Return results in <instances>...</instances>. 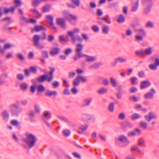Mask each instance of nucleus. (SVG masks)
Returning a JSON list of instances; mask_svg holds the SVG:
<instances>
[{"label":"nucleus","mask_w":159,"mask_h":159,"mask_svg":"<svg viewBox=\"0 0 159 159\" xmlns=\"http://www.w3.org/2000/svg\"><path fill=\"white\" fill-rule=\"evenodd\" d=\"M146 145V140L143 138L140 139V146L144 147Z\"/></svg>","instance_id":"50"},{"label":"nucleus","mask_w":159,"mask_h":159,"mask_svg":"<svg viewBox=\"0 0 159 159\" xmlns=\"http://www.w3.org/2000/svg\"><path fill=\"white\" fill-rule=\"evenodd\" d=\"M127 59L121 57H119L114 59L113 62L111 63V65L112 67H115L117 64L118 63H123L126 62Z\"/></svg>","instance_id":"9"},{"label":"nucleus","mask_w":159,"mask_h":159,"mask_svg":"<svg viewBox=\"0 0 159 159\" xmlns=\"http://www.w3.org/2000/svg\"><path fill=\"white\" fill-rule=\"evenodd\" d=\"M92 30H93V31L95 32H98L99 30V27L96 25H93L92 26Z\"/></svg>","instance_id":"63"},{"label":"nucleus","mask_w":159,"mask_h":159,"mask_svg":"<svg viewBox=\"0 0 159 159\" xmlns=\"http://www.w3.org/2000/svg\"><path fill=\"white\" fill-rule=\"evenodd\" d=\"M139 5V1L137 0L133 5L132 11H135L138 9Z\"/></svg>","instance_id":"47"},{"label":"nucleus","mask_w":159,"mask_h":159,"mask_svg":"<svg viewBox=\"0 0 159 159\" xmlns=\"http://www.w3.org/2000/svg\"><path fill=\"white\" fill-rule=\"evenodd\" d=\"M50 71L48 74H44L40 75L37 78V81L39 82H44L46 81L51 82L54 78V73L55 71L54 68L49 67Z\"/></svg>","instance_id":"2"},{"label":"nucleus","mask_w":159,"mask_h":159,"mask_svg":"<svg viewBox=\"0 0 159 159\" xmlns=\"http://www.w3.org/2000/svg\"><path fill=\"white\" fill-rule=\"evenodd\" d=\"M133 125L129 122H125L122 124V129L125 131H127L129 129L133 127Z\"/></svg>","instance_id":"10"},{"label":"nucleus","mask_w":159,"mask_h":159,"mask_svg":"<svg viewBox=\"0 0 159 159\" xmlns=\"http://www.w3.org/2000/svg\"><path fill=\"white\" fill-rule=\"evenodd\" d=\"M156 93V90L154 88H152L150 91L146 93L144 95V98L146 100L152 99L153 98L154 95Z\"/></svg>","instance_id":"5"},{"label":"nucleus","mask_w":159,"mask_h":159,"mask_svg":"<svg viewBox=\"0 0 159 159\" xmlns=\"http://www.w3.org/2000/svg\"><path fill=\"white\" fill-rule=\"evenodd\" d=\"M46 29L42 25H36L34 28L31 30V32L33 33L34 31L39 32L40 31H46Z\"/></svg>","instance_id":"14"},{"label":"nucleus","mask_w":159,"mask_h":159,"mask_svg":"<svg viewBox=\"0 0 159 159\" xmlns=\"http://www.w3.org/2000/svg\"><path fill=\"white\" fill-rule=\"evenodd\" d=\"M153 0H146L145 5L149 7H152L153 4Z\"/></svg>","instance_id":"51"},{"label":"nucleus","mask_w":159,"mask_h":159,"mask_svg":"<svg viewBox=\"0 0 159 159\" xmlns=\"http://www.w3.org/2000/svg\"><path fill=\"white\" fill-rule=\"evenodd\" d=\"M110 81L112 85V87H115L117 86V82L116 80L112 77L110 78Z\"/></svg>","instance_id":"44"},{"label":"nucleus","mask_w":159,"mask_h":159,"mask_svg":"<svg viewBox=\"0 0 159 159\" xmlns=\"http://www.w3.org/2000/svg\"><path fill=\"white\" fill-rule=\"evenodd\" d=\"M102 20L105 21L106 23L110 24L111 23V21L110 18L108 15H106L105 17H102L101 18Z\"/></svg>","instance_id":"45"},{"label":"nucleus","mask_w":159,"mask_h":159,"mask_svg":"<svg viewBox=\"0 0 159 159\" xmlns=\"http://www.w3.org/2000/svg\"><path fill=\"white\" fill-rule=\"evenodd\" d=\"M51 7V5L50 4H47L44 6L42 8V11L43 12H49Z\"/></svg>","instance_id":"34"},{"label":"nucleus","mask_w":159,"mask_h":159,"mask_svg":"<svg viewBox=\"0 0 159 159\" xmlns=\"http://www.w3.org/2000/svg\"><path fill=\"white\" fill-rule=\"evenodd\" d=\"M103 14V12L102 10L100 8H98L96 11V14L97 16H102Z\"/></svg>","instance_id":"62"},{"label":"nucleus","mask_w":159,"mask_h":159,"mask_svg":"<svg viewBox=\"0 0 159 159\" xmlns=\"http://www.w3.org/2000/svg\"><path fill=\"white\" fill-rule=\"evenodd\" d=\"M80 84V80L78 76H77L75 79L73 81V86L77 87Z\"/></svg>","instance_id":"40"},{"label":"nucleus","mask_w":159,"mask_h":159,"mask_svg":"<svg viewBox=\"0 0 159 159\" xmlns=\"http://www.w3.org/2000/svg\"><path fill=\"white\" fill-rule=\"evenodd\" d=\"M59 40L60 43L62 44H64V43H66L68 41V40L66 39L62 35L60 36Z\"/></svg>","instance_id":"49"},{"label":"nucleus","mask_w":159,"mask_h":159,"mask_svg":"<svg viewBox=\"0 0 159 159\" xmlns=\"http://www.w3.org/2000/svg\"><path fill=\"white\" fill-rule=\"evenodd\" d=\"M83 48V46L80 43H78L76 47L75 52L77 53H82L81 52Z\"/></svg>","instance_id":"27"},{"label":"nucleus","mask_w":159,"mask_h":159,"mask_svg":"<svg viewBox=\"0 0 159 159\" xmlns=\"http://www.w3.org/2000/svg\"><path fill=\"white\" fill-rule=\"evenodd\" d=\"M78 77L80 80L83 83H85L88 80V79H86L87 77V76H78Z\"/></svg>","instance_id":"56"},{"label":"nucleus","mask_w":159,"mask_h":159,"mask_svg":"<svg viewBox=\"0 0 159 159\" xmlns=\"http://www.w3.org/2000/svg\"><path fill=\"white\" fill-rule=\"evenodd\" d=\"M114 103L113 102H111L110 103L109 105L108 110L111 112H113L114 111Z\"/></svg>","instance_id":"48"},{"label":"nucleus","mask_w":159,"mask_h":159,"mask_svg":"<svg viewBox=\"0 0 159 159\" xmlns=\"http://www.w3.org/2000/svg\"><path fill=\"white\" fill-rule=\"evenodd\" d=\"M145 26L147 28H153L154 27V24L152 22L148 21L146 23Z\"/></svg>","instance_id":"38"},{"label":"nucleus","mask_w":159,"mask_h":159,"mask_svg":"<svg viewBox=\"0 0 159 159\" xmlns=\"http://www.w3.org/2000/svg\"><path fill=\"white\" fill-rule=\"evenodd\" d=\"M29 69L30 70L31 72H32L34 73H36L37 71V69L36 67L32 66H31Z\"/></svg>","instance_id":"64"},{"label":"nucleus","mask_w":159,"mask_h":159,"mask_svg":"<svg viewBox=\"0 0 159 159\" xmlns=\"http://www.w3.org/2000/svg\"><path fill=\"white\" fill-rule=\"evenodd\" d=\"M77 18L76 16H73L72 14H70V16H66V19L69 21H70L71 20H75Z\"/></svg>","instance_id":"41"},{"label":"nucleus","mask_w":159,"mask_h":159,"mask_svg":"<svg viewBox=\"0 0 159 159\" xmlns=\"http://www.w3.org/2000/svg\"><path fill=\"white\" fill-rule=\"evenodd\" d=\"M20 102L17 101L16 102L10 106L11 112L12 115L18 116L22 111V109L19 107Z\"/></svg>","instance_id":"4"},{"label":"nucleus","mask_w":159,"mask_h":159,"mask_svg":"<svg viewBox=\"0 0 159 159\" xmlns=\"http://www.w3.org/2000/svg\"><path fill=\"white\" fill-rule=\"evenodd\" d=\"M42 57L40 60L42 64H45L46 63L45 59L48 58L49 57L48 52L47 51L43 50L41 52Z\"/></svg>","instance_id":"8"},{"label":"nucleus","mask_w":159,"mask_h":159,"mask_svg":"<svg viewBox=\"0 0 159 159\" xmlns=\"http://www.w3.org/2000/svg\"><path fill=\"white\" fill-rule=\"evenodd\" d=\"M88 127L87 125H82L79 128L78 132L80 134H83L84 132L87 129Z\"/></svg>","instance_id":"18"},{"label":"nucleus","mask_w":159,"mask_h":159,"mask_svg":"<svg viewBox=\"0 0 159 159\" xmlns=\"http://www.w3.org/2000/svg\"><path fill=\"white\" fill-rule=\"evenodd\" d=\"M57 95V93L56 91H51L48 90L47 92L45 93V95L48 97H51L52 96H55Z\"/></svg>","instance_id":"22"},{"label":"nucleus","mask_w":159,"mask_h":159,"mask_svg":"<svg viewBox=\"0 0 159 159\" xmlns=\"http://www.w3.org/2000/svg\"><path fill=\"white\" fill-rule=\"evenodd\" d=\"M109 27L107 25H105L102 27V31L105 34H107L109 31Z\"/></svg>","instance_id":"43"},{"label":"nucleus","mask_w":159,"mask_h":159,"mask_svg":"<svg viewBox=\"0 0 159 159\" xmlns=\"http://www.w3.org/2000/svg\"><path fill=\"white\" fill-rule=\"evenodd\" d=\"M147 32L143 28L140 29V41L143 40V38L145 37Z\"/></svg>","instance_id":"21"},{"label":"nucleus","mask_w":159,"mask_h":159,"mask_svg":"<svg viewBox=\"0 0 159 159\" xmlns=\"http://www.w3.org/2000/svg\"><path fill=\"white\" fill-rule=\"evenodd\" d=\"M71 2L72 3H66V6L69 8L75 9L76 7H79L80 4V0H72Z\"/></svg>","instance_id":"6"},{"label":"nucleus","mask_w":159,"mask_h":159,"mask_svg":"<svg viewBox=\"0 0 159 159\" xmlns=\"http://www.w3.org/2000/svg\"><path fill=\"white\" fill-rule=\"evenodd\" d=\"M16 9V7H11L9 8L5 7L4 9V12L6 14L9 13L10 12H11L13 13H14Z\"/></svg>","instance_id":"26"},{"label":"nucleus","mask_w":159,"mask_h":159,"mask_svg":"<svg viewBox=\"0 0 159 159\" xmlns=\"http://www.w3.org/2000/svg\"><path fill=\"white\" fill-rule=\"evenodd\" d=\"M84 57H86V61L87 62L92 61H95V57L94 56H90L86 54H84Z\"/></svg>","instance_id":"37"},{"label":"nucleus","mask_w":159,"mask_h":159,"mask_svg":"<svg viewBox=\"0 0 159 159\" xmlns=\"http://www.w3.org/2000/svg\"><path fill=\"white\" fill-rule=\"evenodd\" d=\"M51 116V115L50 112L48 111H45L44 112L43 116V119H49Z\"/></svg>","instance_id":"30"},{"label":"nucleus","mask_w":159,"mask_h":159,"mask_svg":"<svg viewBox=\"0 0 159 159\" xmlns=\"http://www.w3.org/2000/svg\"><path fill=\"white\" fill-rule=\"evenodd\" d=\"M46 19L48 20L47 22L50 26L52 27L53 30H55L57 29V27L54 26L53 23V17L51 15H47L46 16Z\"/></svg>","instance_id":"12"},{"label":"nucleus","mask_w":159,"mask_h":159,"mask_svg":"<svg viewBox=\"0 0 159 159\" xmlns=\"http://www.w3.org/2000/svg\"><path fill=\"white\" fill-rule=\"evenodd\" d=\"M11 123L13 126L16 127L18 130L21 129V125L20 123L16 120H12L11 121Z\"/></svg>","instance_id":"16"},{"label":"nucleus","mask_w":159,"mask_h":159,"mask_svg":"<svg viewBox=\"0 0 159 159\" xmlns=\"http://www.w3.org/2000/svg\"><path fill=\"white\" fill-rule=\"evenodd\" d=\"M47 38L46 34L45 32H43L42 33L41 36L39 35H35L33 38V41L35 46L36 47H39L42 48L43 46H40V39L42 40H45Z\"/></svg>","instance_id":"3"},{"label":"nucleus","mask_w":159,"mask_h":159,"mask_svg":"<svg viewBox=\"0 0 159 159\" xmlns=\"http://www.w3.org/2000/svg\"><path fill=\"white\" fill-rule=\"evenodd\" d=\"M139 133V129L136 128L134 131L129 132L128 133V136L129 137L134 136L136 134Z\"/></svg>","instance_id":"32"},{"label":"nucleus","mask_w":159,"mask_h":159,"mask_svg":"<svg viewBox=\"0 0 159 159\" xmlns=\"http://www.w3.org/2000/svg\"><path fill=\"white\" fill-rule=\"evenodd\" d=\"M130 80L131 84L134 85L136 84V82L137 80V78L134 76L130 78Z\"/></svg>","instance_id":"54"},{"label":"nucleus","mask_w":159,"mask_h":159,"mask_svg":"<svg viewBox=\"0 0 159 159\" xmlns=\"http://www.w3.org/2000/svg\"><path fill=\"white\" fill-rule=\"evenodd\" d=\"M117 22L119 23H123L125 21V18L122 14H120L119 15L118 17L117 20Z\"/></svg>","instance_id":"29"},{"label":"nucleus","mask_w":159,"mask_h":159,"mask_svg":"<svg viewBox=\"0 0 159 159\" xmlns=\"http://www.w3.org/2000/svg\"><path fill=\"white\" fill-rule=\"evenodd\" d=\"M42 2V0H32V5L34 7H37Z\"/></svg>","instance_id":"35"},{"label":"nucleus","mask_w":159,"mask_h":159,"mask_svg":"<svg viewBox=\"0 0 159 159\" xmlns=\"http://www.w3.org/2000/svg\"><path fill=\"white\" fill-rule=\"evenodd\" d=\"M2 115L4 120L7 122L9 119V115L7 111H4L2 113Z\"/></svg>","instance_id":"23"},{"label":"nucleus","mask_w":159,"mask_h":159,"mask_svg":"<svg viewBox=\"0 0 159 159\" xmlns=\"http://www.w3.org/2000/svg\"><path fill=\"white\" fill-rule=\"evenodd\" d=\"M8 76L7 73L5 72L0 75V84H2L4 83V80Z\"/></svg>","instance_id":"25"},{"label":"nucleus","mask_w":159,"mask_h":159,"mask_svg":"<svg viewBox=\"0 0 159 159\" xmlns=\"http://www.w3.org/2000/svg\"><path fill=\"white\" fill-rule=\"evenodd\" d=\"M37 91L38 93H43L45 90V88L44 86L42 84H39L37 86Z\"/></svg>","instance_id":"28"},{"label":"nucleus","mask_w":159,"mask_h":159,"mask_svg":"<svg viewBox=\"0 0 159 159\" xmlns=\"http://www.w3.org/2000/svg\"><path fill=\"white\" fill-rule=\"evenodd\" d=\"M84 54L83 53H77V54H75V56L73 60L75 61H77L79 59H80V58L84 57Z\"/></svg>","instance_id":"31"},{"label":"nucleus","mask_w":159,"mask_h":159,"mask_svg":"<svg viewBox=\"0 0 159 159\" xmlns=\"http://www.w3.org/2000/svg\"><path fill=\"white\" fill-rule=\"evenodd\" d=\"M60 49L59 48L55 47L52 48V51L50 52V53L51 55L57 54L59 52Z\"/></svg>","instance_id":"39"},{"label":"nucleus","mask_w":159,"mask_h":159,"mask_svg":"<svg viewBox=\"0 0 159 159\" xmlns=\"http://www.w3.org/2000/svg\"><path fill=\"white\" fill-rule=\"evenodd\" d=\"M20 20H23L26 23H33L35 24L37 22V20L33 18H30L29 20H28L25 17L23 16L20 18Z\"/></svg>","instance_id":"15"},{"label":"nucleus","mask_w":159,"mask_h":159,"mask_svg":"<svg viewBox=\"0 0 159 159\" xmlns=\"http://www.w3.org/2000/svg\"><path fill=\"white\" fill-rule=\"evenodd\" d=\"M140 127L141 129L144 130H146L148 128V124L146 122L142 120L140 122Z\"/></svg>","instance_id":"24"},{"label":"nucleus","mask_w":159,"mask_h":159,"mask_svg":"<svg viewBox=\"0 0 159 159\" xmlns=\"http://www.w3.org/2000/svg\"><path fill=\"white\" fill-rule=\"evenodd\" d=\"M152 48H148L145 49V53L147 55H150L152 53Z\"/></svg>","instance_id":"46"},{"label":"nucleus","mask_w":159,"mask_h":159,"mask_svg":"<svg viewBox=\"0 0 159 159\" xmlns=\"http://www.w3.org/2000/svg\"><path fill=\"white\" fill-rule=\"evenodd\" d=\"M130 101H133L134 102H136L138 101V99L137 97L134 95L130 96L129 98Z\"/></svg>","instance_id":"61"},{"label":"nucleus","mask_w":159,"mask_h":159,"mask_svg":"<svg viewBox=\"0 0 159 159\" xmlns=\"http://www.w3.org/2000/svg\"><path fill=\"white\" fill-rule=\"evenodd\" d=\"M118 140L120 142L123 143H129V141L128 140L127 138L124 135H120L119 136L118 139Z\"/></svg>","instance_id":"20"},{"label":"nucleus","mask_w":159,"mask_h":159,"mask_svg":"<svg viewBox=\"0 0 159 159\" xmlns=\"http://www.w3.org/2000/svg\"><path fill=\"white\" fill-rule=\"evenodd\" d=\"M62 132L63 134L66 136H69L70 134V131L68 129H64Z\"/></svg>","instance_id":"58"},{"label":"nucleus","mask_w":159,"mask_h":159,"mask_svg":"<svg viewBox=\"0 0 159 159\" xmlns=\"http://www.w3.org/2000/svg\"><path fill=\"white\" fill-rule=\"evenodd\" d=\"M16 78L19 80H22L24 79V76L22 73H19L17 75Z\"/></svg>","instance_id":"57"},{"label":"nucleus","mask_w":159,"mask_h":159,"mask_svg":"<svg viewBox=\"0 0 159 159\" xmlns=\"http://www.w3.org/2000/svg\"><path fill=\"white\" fill-rule=\"evenodd\" d=\"M92 101V99L90 98H86L84 99L83 100V106L84 107L89 106L90 104Z\"/></svg>","instance_id":"33"},{"label":"nucleus","mask_w":159,"mask_h":159,"mask_svg":"<svg viewBox=\"0 0 159 159\" xmlns=\"http://www.w3.org/2000/svg\"><path fill=\"white\" fill-rule=\"evenodd\" d=\"M17 57L21 61H25V57L24 55L21 53H20L17 55Z\"/></svg>","instance_id":"52"},{"label":"nucleus","mask_w":159,"mask_h":159,"mask_svg":"<svg viewBox=\"0 0 159 159\" xmlns=\"http://www.w3.org/2000/svg\"><path fill=\"white\" fill-rule=\"evenodd\" d=\"M25 135L26 138H23L22 141L27 144L29 148H32L35 145L37 141L36 136L29 132L26 133Z\"/></svg>","instance_id":"1"},{"label":"nucleus","mask_w":159,"mask_h":159,"mask_svg":"<svg viewBox=\"0 0 159 159\" xmlns=\"http://www.w3.org/2000/svg\"><path fill=\"white\" fill-rule=\"evenodd\" d=\"M72 50L71 48H68L66 49L64 52L65 54L68 56L72 52Z\"/></svg>","instance_id":"53"},{"label":"nucleus","mask_w":159,"mask_h":159,"mask_svg":"<svg viewBox=\"0 0 159 159\" xmlns=\"http://www.w3.org/2000/svg\"><path fill=\"white\" fill-rule=\"evenodd\" d=\"M144 117L147 121L150 122L152 120L156 119L157 116L155 113L150 111L148 114L145 115Z\"/></svg>","instance_id":"7"},{"label":"nucleus","mask_w":159,"mask_h":159,"mask_svg":"<svg viewBox=\"0 0 159 159\" xmlns=\"http://www.w3.org/2000/svg\"><path fill=\"white\" fill-rule=\"evenodd\" d=\"M149 69L152 70H155L157 69V66L154 63L150 64L149 65Z\"/></svg>","instance_id":"42"},{"label":"nucleus","mask_w":159,"mask_h":159,"mask_svg":"<svg viewBox=\"0 0 159 159\" xmlns=\"http://www.w3.org/2000/svg\"><path fill=\"white\" fill-rule=\"evenodd\" d=\"M103 63L101 62H96L93 65H90L89 66V68L90 69H96L99 68L100 66H102Z\"/></svg>","instance_id":"19"},{"label":"nucleus","mask_w":159,"mask_h":159,"mask_svg":"<svg viewBox=\"0 0 159 159\" xmlns=\"http://www.w3.org/2000/svg\"><path fill=\"white\" fill-rule=\"evenodd\" d=\"M56 23L57 25H59L63 28H66V21L64 18H59L57 19Z\"/></svg>","instance_id":"11"},{"label":"nucleus","mask_w":159,"mask_h":159,"mask_svg":"<svg viewBox=\"0 0 159 159\" xmlns=\"http://www.w3.org/2000/svg\"><path fill=\"white\" fill-rule=\"evenodd\" d=\"M151 85V82L148 80L142 81L140 83V89H144Z\"/></svg>","instance_id":"13"},{"label":"nucleus","mask_w":159,"mask_h":159,"mask_svg":"<svg viewBox=\"0 0 159 159\" xmlns=\"http://www.w3.org/2000/svg\"><path fill=\"white\" fill-rule=\"evenodd\" d=\"M68 35L71 37L72 40L73 42H75V39H74L76 35H74V32L73 31H69L68 33Z\"/></svg>","instance_id":"55"},{"label":"nucleus","mask_w":159,"mask_h":159,"mask_svg":"<svg viewBox=\"0 0 159 159\" xmlns=\"http://www.w3.org/2000/svg\"><path fill=\"white\" fill-rule=\"evenodd\" d=\"M28 115L29 116V118L31 122H34L36 121L35 119V112L33 111H30Z\"/></svg>","instance_id":"17"},{"label":"nucleus","mask_w":159,"mask_h":159,"mask_svg":"<svg viewBox=\"0 0 159 159\" xmlns=\"http://www.w3.org/2000/svg\"><path fill=\"white\" fill-rule=\"evenodd\" d=\"M83 117L87 121H89L90 120H93V121L95 120V118L94 117L91 116L90 115L87 114H84L83 115Z\"/></svg>","instance_id":"36"},{"label":"nucleus","mask_w":159,"mask_h":159,"mask_svg":"<svg viewBox=\"0 0 159 159\" xmlns=\"http://www.w3.org/2000/svg\"><path fill=\"white\" fill-rule=\"evenodd\" d=\"M76 88V87L73 86V88L71 89V91L73 94H76L78 93V91Z\"/></svg>","instance_id":"59"},{"label":"nucleus","mask_w":159,"mask_h":159,"mask_svg":"<svg viewBox=\"0 0 159 159\" xmlns=\"http://www.w3.org/2000/svg\"><path fill=\"white\" fill-rule=\"evenodd\" d=\"M2 20L4 22H8L9 24H10L12 22V20L11 19L10 17H7L3 18Z\"/></svg>","instance_id":"60"}]
</instances>
